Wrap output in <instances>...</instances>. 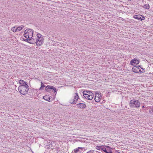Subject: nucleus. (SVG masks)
Returning <instances> with one entry per match:
<instances>
[{"label": "nucleus", "instance_id": "obj_1", "mask_svg": "<svg viewBox=\"0 0 153 153\" xmlns=\"http://www.w3.org/2000/svg\"><path fill=\"white\" fill-rule=\"evenodd\" d=\"M83 94L84 97L89 100H92L94 96L93 93L92 92L88 91H83Z\"/></svg>", "mask_w": 153, "mask_h": 153}, {"label": "nucleus", "instance_id": "obj_2", "mask_svg": "<svg viewBox=\"0 0 153 153\" xmlns=\"http://www.w3.org/2000/svg\"><path fill=\"white\" fill-rule=\"evenodd\" d=\"M129 106L131 108H138L140 107V103L137 100H132L130 101Z\"/></svg>", "mask_w": 153, "mask_h": 153}, {"label": "nucleus", "instance_id": "obj_3", "mask_svg": "<svg viewBox=\"0 0 153 153\" xmlns=\"http://www.w3.org/2000/svg\"><path fill=\"white\" fill-rule=\"evenodd\" d=\"M33 31L32 29H27L24 31V36L26 39H31L33 36Z\"/></svg>", "mask_w": 153, "mask_h": 153}, {"label": "nucleus", "instance_id": "obj_4", "mask_svg": "<svg viewBox=\"0 0 153 153\" xmlns=\"http://www.w3.org/2000/svg\"><path fill=\"white\" fill-rule=\"evenodd\" d=\"M29 90V86L26 85L25 86H19L18 90L22 94L25 95L27 94Z\"/></svg>", "mask_w": 153, "mask_h": 153}, {"label": "nucleus", "instance_id": "obj_5", "mask_svg": "<svg viewBox=\"0 0 153 153\" xmlns=\"http://www.w3.org/2000/svg\"><path fill=\"white\" fill-rule=\"evenodd\" d=\"M79 97L78 93H74L73 94L72 97L69 100L70 103L72 104H76Z\"/></svg>", "mask_w": 153, "mask_h": 153}, {"label": "nucleus", "instance_id": "obj_6", "mask_svg": "<svg viewBox=\"0 0 153 153\" xmlns=\"http://www.w3.org/2000/svg\"><path fill=\"white\" fill-rule=\"evenodd\" d=\"M43 38L41 37L40 38L35 39L34 42L36 43V45L37 46H39L43 44Z\"/></svg>", "mask_w": 153, "mask_h": 153}, {"label": "nucleus", "instance_id": "obj_7", "mask_svg": "<svg viewBox=\"0 0 153 153\" xmlns=\"http://www.w3.org/2000/svg\"><path fill=\"white\" fill-rule=\"evenodd\" d=\"M45 90L49 92L54 91L55 93L56 92V89L55 88L50 85H47L46 87Z\"/></svg>", "mask_w": 153, "mask_h": 153}, {"label": "nucleus", "instance_id": "obj_8", "mask_svg": "<svg viewBox=\"0 0 153 153\" xmlns=\"http://www.w3.org/2000/svg\"><path fill=\"white\" fill-rule=\"evenodd\" d=\"M102 98V95L101 93L99 92L96 93V96L94 98V100L96 102H99Z\"/></svg>", "mask_w": 153, "mask_h": 153}, {"label": "nucleus", "instance_id": "obj_9", "mask_svg": "<svg viewBox=\"0 0 153 153\" xmlns=\"http://www.w3.org/2000/svg\"><path fill=\"white\" fill-rule=\"evenodd\" d=\"M137 67L135 66L133 67L132 68V71L136 73H139V72L143 73L145 71V69H143L142 71H141V70H138Z\"/></svg>", "mask_w": 153, "mask_h": 153}, {"label": "nucleus", "instance_id": "obj_10", "mask_svg": "<svg viewBox=\"0 0 153 153\" xmlns=\"http://www.w3.org/2000/svg\"><path fill=\"white\" fill-rule=\"evenodd\" d=\"M139 60L134 59L131 60L130 64L131 65H134L138 64L139 63Z\"/></svg>", "mask_w": 153, "mask_h": 153}, {"label": "nucleus", "instance_id": "obj_11", "mask_svg": "<svg viewBox=\"0 0 153 153\" xmlns=\"http://www.w3.org/2000/svg\"><path fill=\"white\" fill-rule=\"evenodd\" d=\"M134 18L135 19L140 20H144L145 19L144 17L140 15H135L134 16Z\"/></svg>", "mask_w": 153, "mask_h": 153}, {"label": "nucleus", "instance_id": "obj_12", "mask_svg": "<svg viewBox=\"0 0 153 153\" xmlns=\"http://www.w3.org/2000/svg\"><path fill=\"white\" fill-rule=\"evenodd\" d=\"M19 83L20 85L19 86H25L26 85H28L26 82L24 81V80L22 79H20L19 81Z\"/></svg>", "mask_w": 153, "mask_h": 153}, {"label": "nucleus", "instance_id": "obj_13", "mask_svg": "<svg viewBox=\"0 0 153 153\" xmlns=\"http://www.w3.org/2000/svg\"><path fill=\"white\" fill-rule=\"evenodd\" d=\"M77 106L79 108H85L86 106L84 103H79L76 104Z\"/></svg>", "mask_w": 153, "mask_h": 153}, {"label": "nucleus", "instance_id": "obj_14", "mask_svg": "<svg viewBox=\"0 0 153 153\" xmlns=\"http://www.w3.org/2000/svg\"><path fill=\"white\" fill-rule=\"evenodd\" d=\"M84 149L82 147H78L74 149L72 151V153H78L79 152L80 153L81 152L79 151L80 149Z\"/></svg>", "mask_w": 153, "mask_h": 153}, {"label": "nucleus", "instance_id": "obj_15", "mask_svg": "<svg viewBox=\"0 0 153 153\" xmlns=\"http://www.w3.org/2000/svg\"><path fill=\"white\" fill-rule=\"evenodd\" d=\"M30 39H25L24 40L25 42H27L28 43L30 44H33L35 43L34 42V39L33 38Z\"/></svg>", "mask_w": 153, "mask_h": 153}, {"label": "nucleus", "instance_id": "obj_16", "mask_svg": "<svg viewBox=\"0 0 153 153\" xmlns=\"http://www.w3.org/2000/svg\"><path fill=\"white\" fill-rule=\"evenodd\" d=\"M49 143H50L49 144L50 147H51L52 148L55 147L56 146L55 145L56 144L55 142L50 141Z\"/></svg>", "mask_w": 153, "mask_h": 153}, {"label": "nucleus", "instance_id": "obj_17", "mask_svg": "<svg viewBox=\"0 0 153 153\" xmlns=\"http://www.w3.org/2000/svg\"><path fill=\"white\" fill-rule=\"evenodd\" d=\"M43 99L47 101L50 102V98L48 96L46 95L43 97Z\"/></svg>", "mask_w": 153, "mask_h": 153}, {"label": "nucleus", "instance_id": "obj_18", "mask_svg": "<svg viewBox=\"0 0 153 153\" xmlns=\"http://www.w3.org/2000/svg\"><path fill=\"white\" fill-rule=\"evenodd\" d=\"M111 149L108 146H107L106 153H112Z\"/></svg>", "mask_w": 153, "mask_h": 153}, {"label": "nucleus", "instance_id": "obj_19", "mask_svg": "<svg viewBox=\"0 0 153 153\" xmlns=\"http://www.w3.org/2000/svg\"><path fill=\"white\" fill-rule=\"evenodd\" d=\"M24 27V26L23 25L19 26L18 27H17V31H20Z\"/></svg>", "mask_w": 153, "mask_h": 153}, {"label": "nucleus", "instance_id": "obj_20", "mask_svg": "<svg viewBox=\"0 0 153 153\" xmlns=\"http://www.w3.org/2000/svg\"><path fill=\"white\" fill-rule=\"evenodd\" d=\"M41 87L39 88V90H42L43 89V88L45 87V85H44L43 83L41 82Z\"/></svg>", "mask_w": 153, "mask_h": 153}, {"label": "nucleus", "instance_id": "obj_21", "mask_svg": "<svg viewBox=\"0 0 153 153\" xmlns=\"http://www.w3.org/2000/svg\"><path fill=\"white\" fill-rule=\"evenodd\" d=\"M107 146H102V150L106 153Z\"/></svg>", "mask_w": 153, "mask_h": 153}, {"label": "nucleus", "instance_id": "obj_22", "mask_svg": "<svg viewBox=\"0 0 153 153\" xmlns=\"http://www.w3.org/2000/svg\"><path fill=\"white\" fill-rule=\"evenodd\" d=\"M17 27L16 26L12 27L11 29L14 32L17 31Z\"/></svg>", "mask_w": 153, "mask_h": 153}, {"label": "nucleus", "instance_id": "obj_23", "mask_svg": "<svg viewBox=\"0 0 153 153\" xmlns=\"http://www.w3.org/2000/svg\"><path fill=\"white\" fill-rule=\"evenodd\" d=\"M143 7L144 8L148 9L149 8V6L148 4L144 5Z\"/></svg>", "mask_w": 153, "mask_h": 153}, {"label": "nucleus", "instance_id": "obj_24", "mask_svg": "<svg viewBox=\"0 0 153 153\" xmlns=\"http://www.w3.org/2000/svg\"><path fill=\"white\" fill-rule=\"evenodd\" d=\"M102 146H96V149H97L99 150H100V149H102Z\"/></svg>", "mask_w": 153, "mask_h": 153}, {"label": "nucleus", "instance_id": "obj_25", "mask_svg": "<svg viewBox=\"0 0 153 153\" xmlns=\"http://www.w3.org/2000/svg\"><path fill=\"white\" fill-rule=\"evenodd\" d=\"M37 39L40 38H41V37H43L42 36V35L39 33H38L37 34Z\"/></svg>", "mask_w": 153, "mask_h": 153}, {"label": "nucleus", "instance_id": "obj_26", "mask_svg": "<svg viewBox=\"0 0 153 153\" xmlns=\"http://www.w3.org/2000/svg\"><path fill=\"white\" fill-rule=\"evenodd\" d=\"M149 112L150 113H153V107H151L149 110Z\"/></svg>", "mask_w": 153, "mask_h": 153}, {"label": "nucleus", "instance_id": "obj_27", "mask_svg": "<svg viewBox=\"0 0 153 153\" xmlns=\"http://www.w3.org/2000/svg\"><path fill=\"white\" fill-rule=\"evenodd\" d=\"M53 149H55V150L57 151L59 149V147H56V146L55 147H53ZM52 149H53V148H52Z\"/></svg>", "mask_w": 153, "mask_h": 153}, {"label": "nucleus", "instance_id": "obj_28", "mask_svg": "<svg viewBox=\"0 0 153 153\" xmlns=\"http://www.w3.org/2000/svg\"><path fill=\"white\" fill-rule=\"evenodd\" d=\"M94 151L93 150H91L87 152L86 153H94Z\"/></svg>", "mask_w": 153, "mask_h": 153}, {"label": "nucleus", "instance_id": "obj_29", "mask_svg": "<svg viewBox=\"0 0 153 153\" xmlns=\"http://www.w3.org/2000/svg\"><path fill=\"white\" fill-rule=\"evenodd\" d=\"M138 66V67H137V69L138 70H140V68L141 69H142V70H143V68H141V67L140 65L136 66Z\"/></svg>", "mask_w": 153, "mask_h": 153}, {"label": "nucleus", "instance_id": "obj_30", "mask_svg": "<svg viewBox=\"0 0 153 153\" xmlns=\"http://www.w3.org/2000/svg\"><path fill=\"white\" fill-rule=\"evenodd\" d=\"M98 152V153H104L103 152Z\"/></svg>", "mask_w": 153, "mask_h": 153}, {"label": "nucleus", "instance_id": "obj_31", "mask_svg": "<svg viewBox=\"0 0 153 153\" xmlns=\"http://www.w3.org/2000/svg\"><path fill=\"white\" fill-rule=\"evenodd\" d=\"M144 106H143L142 107V108H144Z\"/></svg>", "mask_w": 153, "mask_h": 153}, {"label": "nucleus", "instance_id": "obj_32", "mask_svg": "<svg viewBox=\"0 0 153 153\" xmlns=\"http://www.w3.org/2000/svg\"><path fill=\"white\" fill-rule=\"evenodd\" d=\"M129 1H131V0H128Z\"/></svg>", "mask_w": 153, "mask_h": 153}]
</instances>
